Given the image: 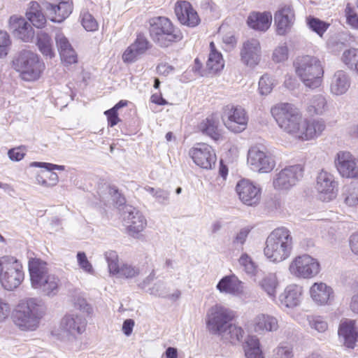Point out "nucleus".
<instances>
[{
	"label": "nucleus",
	"mask_w": 358,
	"mask_h": 358,
	"mask_svg": "<svg viewBox=\"0 0 358 358\" xmlns=\"http://www.w3.org/2000/svg\"><path fill=\"white\" fill-rule=\"evenodd\" d=\"M31 287L43 296L54 297L60 289L58 276L50 272L48 264L38 258H31L28 262Z\"/></svg>",
	"instance_id": "1"
},
{
	"label": "nucleus",
	"mask_w": 358,
	"mask_h": 358,
	"mask_svg": "<svg viewBox=\"0 0 358 358\" xmlns=\"http://www.w3.org/2000/svg\"><path fill=\"white\" fill-rule=\"evenodd\" d=\"M44 315L43 306L35 298L21 301L13 313L15 324L22 331H34Z\"/></svg>",
	"instance_id": "2"
},
{
	"label": "nucleus",
	"mask_w": 358,
	"mask_h": 358,
	"mask_svg": "<svg viewBox=\"0 0 358 358\" xmlns=\"http://www.w3.org/2000/svg\"><path fill=\"white\" fill-rule=\"evenodd\" d=\"M292 244L290 231L285 227H278L267 237L264 249V255L272 262H281L290 256Z\"/></svg>",
	"instance_id": "3"
},
{
	"label": "nucleus",
	"mask_w": 358,
	"mask_h": 358,
	"mask_svg": "<svg viewBox=\"0 0 358 358\" xmlns=\"http://www.w3.org/2000/svg\"><path fill=\"white\" fill-rule=\"evenodd\" d=\"M149 34L152 41L164 48L180 41L183 35L179 28L166 17H155L149 20Z\"/></svg>",
	"instance_id": "4"
},
{
	"label": "nucleus",
	"mask_w": 358,
	"mask_h": 358,
	"mask_svg": "<svg viewBox=\"0 0 358 358\" xmlns=\"http://www.w3.org/2000/svg\"><path fill=\"white\" fill-rule=\"evenodd\" d=\"M12 66L20 73V78L26 81L38 79L45 68L38 55L28 50H22L14 56Z\"/></svg>",
	"instance_id": "5"
},
{
	"label": "nucleus",
	"mask_w": 358,
	"mask_h": 358,
	"mask_svg": "<svg viewBox=\"0 0 358 358\" xmlns=\"http://www.w3.org/2000/svg\"><path fill=\"white\" fill-rule=\"evenodd\" d=\"M294 66L296 75L307 87L315 89L321 85L324 70L318 58L310 55L298 57Z\"/></svg>",
	"instance_id": "6"
},
{
	"label": "nucleus",
	"mask_w": 358,
	"mask_h": 358,
	"mask_svg": "<svg viewBox=\"0 0 358 358\" xmlns=\"http://www.w3.org/2000/svg\"><path fill=\"white\" fill-rule=\"evenodd\" d=\"M271 114L282 130L296 138L303 122L297 108L292 103H280L271 108Z\"/></svg>",
	"instance_id": "7"
},
{
	"label": "nucleus",
	"mask_w": 358,
	"mask_h": 358,
	"mask_svg": "<svg viewBox=\"0 0 358 358\" xmlns=\"http://www.w3.org/2000/svg\"><path fill=\"white\" fill-rule=\"evenodd\" d=\"M24 278L22 264L17 258L8 255L0 257V282L5 289H16Z\"/></svg>",
	"instance_id": "8"
},
{
	"label": "nucleus",
	"mask_w": 358,
	"mask_h": 358,
	"mask_svg": "<svg viewBox=\"0 0 358 358\" xmlns=\"http://www.w3.org/2000/svg\"><path fill=\"white\" fill-rule=\"evenodd\" d=\"M235 317L233 310L221 305L211 307L206 315V327L213 335L224 337L227 335V328Z\"/></svg>",
	"instance_id": "9"
},
{
	"label": "nucleus",
	"mask_w": 358,
	"mask_h": 358,
	"mask_svg": "<svg viewBox=\"0 0 358 358\" xmlns=\"http://www.w3.org/2000/svg\"><path fill=\"white\" fill-rule=\"evenodd\" d=\"M290 273L296 278L309 279L316 276L320 271L317 259L308 255L296 257L289 266Z\"/></svg>",
	"instance_id": "10"
},
{
	"label": "nucleus",
	"mask_w": 358,
	"mask_h": 358,
	"mask_svg": "<svg viewBox=\"0 0 358 358\" xmlns=\"http://www.w3.org/2000/svg\"><path fill=\"white\" fill-rule=\"evenodd\" d=\"M222 120L229 130L240 133L246 129L248 117L245 110L241 106L227 105L224 108Z\"/></svg>",
	"instance_id": "11"
},
{
	"label": "nucleus",
	"mask_w": 358,
	"mask_h": 358,
	"mask_svg": "<svg viewBox=\"0 0 358 358\" xmlns=\"http://www.w3.org/2000/svg\"><path fill=\"white\" fill-rule=\"evenodd\" d=\"M247 162L252 170L259 173H269L275 166L273 157L257 146L248 150Z\"/></svg>",
	"instance_id": "12"
},
{
	"label": "nucleus",
	"mask_w": 358,
	"mask_h": 358,
	"mask_svg": "<svg viewBox=\"0 0 358 358\" xmlns=\"http://www.w3.org/2000/svg\"><path fill=\"white\" fill-rule=\"evenodd\" d=\"M303 169L299 164L285 167L273 178L274 188L276 189H289L303 177Z\"/></svg>",
	"instance_id": "13"
},
{
	"label": "nucleus",
	"mask_w": 358,
	"mask_h": 358,
	"mask_svg": "<svg viewBox=\"0 0 358 358\" xmlns=\"http://www.w3.org/2000/svg\"><path fill=\"white\" fill-rule=\"evenodd\" d=\"M236 191L241 201L248 206H256L261 200V188L248 180H240Z\"/></svg>",
	"instance_id": "14"
},
{
	"label": "nucleus",
	"mask_w": 358,
	"mask_h": 358,
	"mask_svg": "<svg viewBox=\"0 0 358 358\" xmlns=\"http://www.w3.org/2000/svg\"><path fill=\"white\" fill-rule=\"evenodd\" d=\"M189 155L194 162L203 169H210L216 162L214 150L206 143L196 144L195 147L190 149Z\"/></svg>",
	"instance_id": "15"
},
{
	"label": "nucleus",
	"mask_w": 358,
	"mask_h": 358,
	"mask_svg": "<svg viewBox=\"0 0 358 358\" xmlns=\"http://www.w3.org/2000/svg\"><path fill=\"white\" fill-rule=\"evenodd\" d=\"M337 182L330 173L322 171L317 177L316 189L320 194V199L328 202L336 197Z\"/></svg>",
	"instance_id": "16"
},
{
	"label": "nucleus",
	"mask_w": 358,
	"mask_h": 358,
	"mask_svg": "<svg viewBox=\"0 0 358 358\" xmlns=\"http://www.w3.org/2000/svg\"><path fill=\"white\" fill-rule=\"evenodd\" d=\"M87 320L81 314L72 313L65 315L61 322L62 331L72 338L83 334L86 328Z\"/></svg>",
	"instance_id": "17"
},
{
	"label": "nucleus",
	"mask_w": 358,
	"mask_h": 358,
	"mask_svg": "<svg viewBox=\"0 0 358 358\" xmlns=\"http://www.w3.org/2000/svg\"><path fill=\"white\" fill-rule=\"evenodd\" d=\"M335 163L338 171L343 177L349 178L358 177V166L355 158L349 152H339Z\"/></svg>",
	"instance_id": "18"
},
{
	"label": "nucleus",
	"mask_w": 358,
	"mask_h": 358,
	"mask_svg": "<svg viewBox=\"0 0 358 358\" xmlns=\"http://www.w3.org/2000/svg\"><path fill=\"white\" fill-rule=\"evenodd\" d=\"M9 30L15 37L24 42L31 41L34 36V31L30 24L22 17L11 16L9 20Z\"/></svg>",
	"instance_id": "19"
},
{
	"label": "nucleus",
	"mask_w": 358,
	"mask_h": 358,
	"mask_svg": "<svg viewBox=\"0 0 358 358\" xmlns=\"http://www.w3.org/2000/svg\"><path fill=\"white\" fill-rule=\"evenodd\" d=\"M175 13L179 22L187 27H194L200 22L196 11L187 1H178L175 6Z\"/></svg>",
	"instance_id": "20"
},
{
	"label": "nucleus",
	"mask_w": 358,
	"mask_h": 358,
	"mask_svg": "<svg viewBox=\"0 0 358 358\" xmlns=\"http://www.w3.org/2000/svg\"><path fill=\"white\" fill-rule=\"evenodd\" d=\"M123 213L124 219L127 223L129 234L135 236L142 231L146 226V220L138 210L132 206H125Z\"/></svg>",
	"instance_id": "21"
},
{
	"label": "nucleus",
	"mask_w": 358,
	"mask_h": 358,
	"mask_svg": "<svg viewBox=\"0 0 358 358\" xmlns=\"http://www.w3.org/2000/svg\"><path fill=\"white\" fill-rule=\"evenodd\" d=\"M241 60L245 65L252 67L260 61L261 47L257 39L251 38L243 43L241 50Z\"/></svg>",
	"instance_id": "22"
},
{
	"label": "nucleus",
	"mask_w": 358,
	"mask_h": 358,
	"mask_svg": "<svg viewBox=\"0 0 358 358\" xmlns=\"http://www.w3.org/2000/svg\"><path fill=\"white\" fill-rule=\"evenodd\" d=\"M43 5L48 12L50 20L54 22H63L72 12V3L70 0H63L58 4L46 2Z\"/></svg>",
	"instance_id": "23"
},
{
	"label": "nucleus",
	"mask_w": 358,
	"mask_h": 358,
	"mask_svg": "<svg viewBox=\"0 0 358 358\" xmlns=\"http://www.w3.org/2000/svg\"><path fill=\"white\" fill-rule=\"evenodd\" d=\"M325 127V123L322 120H303L299 132L296 134V138L305 141L317 138L322 133Z\"/></svg>",
	"instance_id": "24"
},
{
	"label": "nucleus",
	"mask_w": 358,
	"mask_h": 358,
	"mask_svg": "<svg viewBox=\"0 0 358 358\" xmlns=\"http://www.w3.org/2000/svg\"><path fill=\"white\" fill-rule=\"evenodd\" d=\"M274 20L278 34L285 35L294 24V13L292 8L290 6H284L276 12Z\"/></svg>",
	"instance_id": "25"
},
{
	"label": "nucleus",
	"mask_w": 358,
	"mask_h": 358,
	"mask_svg": "<svg viewBox=\"0 0 358 358\" xmlns=\"http://www.w3.org/2000/svg\"><path fill=\"white\" fill-rule=\"evenodd\" d=\"M313 301L317 305L328 304L334 299L333 289L324 282H315L310 289Z\"/></svg>",
	"instance_id": "26"
},
{
	"label": "nucleus",
	"mask_w": 358,
	"mask_h": 358,
	"mask_svg": "<svg viewBox=\"0 0 358 358\" xmlns=\"http://www.w3.org/2000/svg\"><path fill=\"white\" fill-rule=\"evenodd\" d=\"M302 288L296 285H289L279 296L280 305L289 308L298 306L301 300Z\"/></svg>",
	"instance_id": "27"
},
{
	"label": "nucleus",
	"mask_w": 358,
	"mask_h": 358,
	"mask_svg": "<svg viewBox=\"0 0 358 358\" xmlns=\"http://www.w3.org/2000/svg\"><path fill=\"white\" fill-rule=\"evenodd\" d=\"M217 289L222 293L241 296L244 293V284L234 275H227L218 282Z\"/></svg>",
	"instance_id": "28"
},
{
	"label": "nucleus",
	"mask_w": 358,
	"mask_h": 358,
	"mask_svg": "<svg viewBox=\"0 0 358 358\" xmlns=\"http://www.w3.org/2000/svg\"><path fill=\"white\" fill-rule=\"evenodd\" d=\"M338 335L343 339L344 345L349 348H354L358 338V332L354 320L342 322L338 329Z\"/></svg>",
	"instance_id": "29"
},
{
	"label": "nucleus",
	"mask_w": 358,
	"mask_h": 358,
	"mask_svg": "<svg viewBox=\"0 0 358 358\" xmlns=\"http://www.w3.org/2000/svg\"><path fill=\"white\" fill-rule=\"evenodd\" d=\"M198 128L203 135L209 136L214 141H218L222 138V130L219 127V121L213 115L202 120Z\"/></svg>",
	"instance_id": "30"
},
{
	"label": "nucleus",
	"mask_w": 358,
	"mask_h": 358,
	"mask_svg": "<svg viewBox=\"0 0 358 358\" xmlns=\"http://www.w3.org/2000/svg\"><path fill=\"white\" fill-rule=\"evenodd\" d=\"M271 21L272 15L270 12H257L249 15L247 23L253 29L265 31L269 28Z\"/></svg>",
	"instance_id": "31"
},
{
	"label": "nucleus",
	"mask_w": 358,
	"mask_h": 358,
	"mask_svg": "<svg viewBox=\"0 0 358 358\" xmlns=\"http://www.w3.org/2000/svg\"><path fill=\"white\" fill-rule=\"evenodd\" d=\"M350 86V78L343 71H337L333 76L331 84V92L335 95L345 94Z\"/></svg>",
	"instance_id": "32"
},
{
	"label": "nucleus",
	"mask_w": 358,
	"mask_h": 358,
	"mask_svg": "<svg viewBox=\"0 0 358 358\" xmlns=\"http://www.w3.org/2000/svg\"><path fill=\"white\" fill-rule=\"evenodd\" d=\"M254 322L256 331H275L279 327L277 318L269 315H259L255 317Z\"/></svg>",
	"instance_id": "33"
},
{
	"label": "nucleus",
	"mask_w": 358,
	"mask_h": 358,
	"mask_svg": "<svg viewBox=\"0 0 358 358\" xmlns=\"http://www.w3.org/2000/svg\"><path fill=\"white\" fill-rule=\"evenodd\" d=\"M36 45L40 52L44 56L49 58L55 57L53 43L50 35L43 31H40L36 34Z\"/></svg>",
	"instance_id": "34"
},
{
	"label": "nucleus",
	"mask_w": 358,
	"mask_h": 358,
	"mask_svg": "<svg viewBox=\"0 0 358 358\" xmlns=\"http://www.w3.org/2000/svg\"><path fill=\"white\" fill-rule=\"evenodd\" d=\"M39 8L40 5L37 2H31L26 16L34 27L42 28L46 22V18Z\"/></svg>",
	"instance_id": "35"
},
{
	"label": "nucleus",
	"mask_w": 358,
	"mask_h": 358,
	"mask_svg": "<svg viewBox=\"0 0 358 358\" xmlns=\"http://www.w3.org/2000/svg\"><path fill=\"white\" fill-rule=\"evenodd\" d=\"M259 285L271 299H275L278 281L275 273H268L264 276Z\"/></svg>",
	"instance_id": "36"
},
{
	"label": "nucleus",
	"mask_w": 358,
	"mask_h": 358,
	"mask_svg": "<svg viewBox=\"0 0 358 358\" xmlns=\"http://www.w3.org/2000/svg\"><path fill=\"white\" fill-rule=\"evenodd\" d=\"M244 348L247 358H264L260 348L259 341L255 336H248Z\"/></svg>",
	"instance_id": "37"
},
{
	"label": "nucleus",
	"mask_w": 358,
	"mask_h": 358,
	"mask_svg": "<svg viewBox=\"0 0 358 358\" xmlns=\"http://www.w3.org/2000/svg\"><path fill=\"white\" fill-rule=\"evenodd\" d=\"M327 100L321 94L313 96L309 101L308 111L311 115H322L327 109Z\"/></svg>",
	"instance_id": "38"
},
{
	"label": "nucleus",
	"mask_w": 358,
	"mask_h": 358,
	"mask_svg": "<svg viewBox=\"0 0 358 358\" xmlns=\"http://www.w3.org/2000/svg\"><path fill=\"white\" fill-rule=\"evenodd\" d=\"M341 196L347 206H356L358 204V188L353 184L345 185L343 188Z\"/></svg>",
	"instance_id": "39"
},
{
	"label": "nucleus",
	"mask_w": 358,
	"mask_h": 358,
	"mask_svg": "<svg viewBox=\"0 0 358 358\" xmlns=\"http://www.w3.org/2000/svg\"><path fill=\"white\" fill-rule=\"evenodd\" d=\"M244 334V330L241 327L231 322L227 328V335L222 338L232 344H236L242 341Z\"/></svg>",
	"instance_id": "40"
},
{
	"label": "nucleus",
	"mask_w": 358,
	"mask_h": 358,
	"mask_svg": "<svg viewBox=\"0 0 358 358\" xmlns=\"http://www.w3.org/2000/svg\"><path fill=\"white\" fill-rule=\"evenodd\" d=\"M208 69L213 72H217L224 67V61L221 53L217 50L210 52L206 63Z\"/></svg>",
	"instance_id": "41"
},
{
	"label": "nucleus",
	"mask_w": 358,
	"mask_h": 358,
	"mask_svg": "<svg viewBox=\"0 0 358 358\" xmlns=\"http://www.w3.org/2000/svg\"><path fill=\"white\" fill-rule=\"evenodd\" d=\"M307 23L309 28L317 33L320 37L323 36L330 26L329 23L315 17H308Z\"/></svg>",
	"instance_id": "42"
},
{
	"label": "nucleus",
	"mask_w": 358,
	"mask_h": 358,
	"mask_svg": "<svg viewBox=\"0 0 358 358\" xmlns=\"http://www.w3.org/2000/svg\"><path fill=\"white\" fill-rule=\"evenodd\" d=\"M104 257L108 264L110 274L115 275L121 266L119 263L117 253L114 250H108L104 253Z\"/></svg>",
	"instance_id": "43"
},
{
	"label": "nucleus",
	"mask_w": 358,
	"mask_h": 358,
	"mask_svg": "<svg viewBox=\"0 0 358 358\" xmlns=\"http://www.w3.org/2000/svg\"><path fill=\"white\" fill-rule=\"evenodd\" d=\"M140 273L139 268L129 264H121L115 276L117 278H132Z\"/></svg>",
	"instance_id": "44"
},
{
	"label": "nucleus",
	"mask_w": 358,
	"mask_h": 358,
	"mask_svg": "<svg viewBox=\"0 0 358 358\" xmlns=\"http://www.w3.org/2000/svg\"><path fill=\"white\" fill-rule=\"evenodd\" d=\"M144 189L149 192L158 203L161 204L168 203L170 194L167 190L161 188L155 189L150 186H145Z\"/></svg>",
	"instance_id": "45"
},
{
	"label": "nucleus",
	"mask_w": 358,
	"mask_h": 358,
	"mask_svg": "<svg viewBox=\"0 0 358 358\" xmlns=\"http://www.w3.org/2000/svg\"><path fill=\"white\" fill-rule=\"evenodd\" d=\"M37 180L39 183L45 186L55 185L58 182V176L52 170L45 169L41 172V175L38 176Z\"/></svg>",
	"instance_id": "46"
},
{
	"label": "nucleus",
	"mask_w": 358,
	"mask_h": 358,
	"mask_svg": "<svg viewBox=\"0 0 358 358\" xmlns=\"http://www.w3.org/2000/svg\"><path fill=\"white\" fill-rule=\"evenodd\" d=\"M80 17L82 25L86 31H94L98 29V22L89 12L85 11L82 13Z\"/></svg>",
	"instance_id": "47"
},
{
	"label": "nucleus",
	"mask_w": 358,
	"mask_h": 358,
	"mask_svg": "<svg viewBox=\"0 0 358 358\" xmlns=\"http://www.w3.org/2000/svg\"><path fill=\"white\" fill-rule=\"evenodd\" d=\"M342 60L350 69H352L358 62V49L350 48L345 50Z\"/></svg>",
	"instance_id": "48"
},
{
	"label": "nucleus",
	"mask_w": 358,
	"mask_h": 358,
	"mask_svg": "<svg viewBox=\"0 0 358 358\" xmlns=\"http://www.w3.org/2000/svg\"><path fill=\"white\" fill-rule=\"evenodd\" d=\"M133 48L136 49L143 55L146 52L147 50L152 48V44L148 40V38L142 34L137 35V37L134 42L131 43Z\"/></svg>",
	"instance_id": "49"
},
{
	"label": "nucleus",
	"mask_w": 358,
	"mask_h": 358,
	"mask_svg": "<svg viewBox=\"0 0 358 358\" xmlns=\"http://www.w3.org/2000/svg\"><path fill=\"white\" fill-rule=\"evenodd\" d=\"M275 358H293L292 347L287 343H281L274 350Z\"/></svg>",
	"instance_id": "50"
},
{
	"label": "nucleus",
	"mask_w": 358,
	"mask_h": 358,
	"mask_svg": "<svg viewBox=\"0 0 358 358\" xmlns=\"http://www.w3.org/2000/svg\"><path fill=\"white\" fill-rule=\"evenodd\" d=\"M142 55L131 44L123 52L122 60L124 63L131 64L136 62Z\"/></svg>",
	"instance_id": "51"
},
{
	"label": "nucleus",
	"mask_w": 358,
	"mask_h": 358,
	"mask_svg": "<svg viewBox=\"0 0 358 358\" xmlns=\"http://www.w3.org/2000/svg\"><path fill=\"white\" fill-rule=\"evenodd\" d=\"M164 287V285L162 282H159L155 285V286L152 288L151 294L161 296V297H166L173 301H176L178 299L181 295V292L180 290H176L172 294L165 295L164 293L160 291L161 289Z\"/></svg>",
	"instance_id": "52"
},
{
	"label": "nucleus",
	"mask_w": 358,
	"mask_h": 358,
	"mask_svg": "<svg viewBox=\"0 0 358 358\" xmlns=\"http://www.w3.org/2000/svg\"><path fill=\"white\" fill-rule=\"evenodd\" d=\"M273 82L267 74L263 75L259 81V90L262 95L268 94L273 89Z\"/></svg>",
	"instance_id": "53"
},
{
	"label": "nucleus",
	"mask_w": 358,
	"mask_h": 358,
	"mask_svg": "<svg viewBox=\"0 0 358 358\" xmlns=\"http://www.w3.org/2000/svg\"><path fill=\"white\" fill-rule=\"evenodd\" d=\"M239 264L243 267L245 271L248 274L255 273L256 266L251 257L247 254H243L239 258Z\"/></svg>",
	"instance_id": "54"
},
{
	"label": "nucleus",
	"mask_w": 358,
	"mask_h": 358,
	"mask_svg": "<svg viewBox=\"0 0 358 358\" xmlns=\"http://www.w3.org/2000/svg\"><path fill=\"white\" fill-rule=\"evenodd\" d=\"M250 232V228L248 227H243L240 229L238 232L236 234L232 241V243L234 246H243Z\"/></svg>",
	"instance_id": "55"
},
{
	"label": "nucleus",
	"mask_w": 358,
	"mask_h": 358,
	"mask_svg": "<svg viewBox=\"0 0 358 358\" xmlns=\"http://www.w3.org/2000/svg\"><path fill=\"white\" fill-rule=\"evenodd\" d=\"M73 304L74 307L77 309H79L83 313H85L87 314H90L92 313V308L90 304L87 303L86 299L80 296H76L73 298Z\"/></svg>",
	"instance_id": "56"
},
{
	"label": "nucleus",
	"mask_w": 358,
	"mask_h": 358,
	"mask_svg": "<svg viewBox=\"0 0 358 358\" xmlns=\"http://www.w3.org/2000/svg\"><path fill=\"white\" fill-rule=\"evenodd\" d=\"M59 55L62 61L67 65L75 64L78 61L77 55L73 47L60 52Z\"/></svg>",
	"instance_id": "57"
},
{
	"label": "nucleus",
	"mask_w": 358,
	"mask_h": 358,
	"mask_svg": "<svg viewBox=\"0 0 358 358\" xmlns=\"http://www.w3.org/2000/svg\"><path fill=\"white\" fill-rule=\"evenodd\" d=\"M78 263L80 267L85 272L92 273L94 270L92 264L88 261L84 252L77 253Z\"/></svg>",
	"instance_id": "58"
},
{
	"label": "nucleus",
	"mask_w": 358,
	"mask_h": 358,
	"mask_svg": "<svg viewBox=\"0 0 358 358\" xmlns=\"http://www.w3.org/2000/svg\"><path fill=\"white\" fill-rule=\"evenodd\" d=\"M310 327L318 332H324L327 329V323L320 316L312 317L309 320Z\"/></svg>",
	"instance_id": "59"
},
{
	"label": "nucleus",
	"mask_w": 358,
	"mask_h": 358,
	"mask_svg": "<svg viewBox=\"0 0 358 358\" xmlns=\"http://www.w3.org/2000/svg\"><path fill=\"white\" fill-rule=\"evenodd\" d=\"M10 44V41L7 32L0 31V58L8 55V48Z\"/></svg>",
	"instance_id": "60"
},
{
	"label": "nucleus",
	"mask_w": 358,
	"mask_h": 358,
	"mask_svg": "<svg viewBox=\"0 0 358 358\" xmlns=\"http://www.w3.org/2000/svg\"><path fill=\"white\" fill-rule=\"evenodd\" d=\"M288 57V48L285 45L278 46L273 53V59L275 62H282Z\"/></svg>",
	"instance_id": "61"
},
{
	"label": "nucleus",
	"mask_w": 358,
	"mask_h": 358,
	"mask_svg": "<svg viewBox=\"0 0 358 358\" xmlns=\"http://www.w3.org/2000/svg\"><path fill=\"white\" fill-rule=\"evenodd\" d=\"M55 41L59 52L72 47L68 38L62 33L56 34Z\"/></svg>",
	"instance_id": "62"
},
{
	"label": "nucleus",
	"mask_w": 358,
	"mask_h": 358,
	"mask_svg": "<svg viewBox=\"0 0 358 358\" xmlns=\"http://www.w3.org/2000/svg\"><path fill=\"white\" fill-rule=\"evenodd\" d=\"M8 155L10 160L18 162L24 158L25 155L24 148L22 146L10 149Z\"/></svg>",
	"instance_id": "63"
},
{
	"label": "nucleus",
	"mask_w": 358,
	"mask_h": 358,
	"mask_svg": "<svg viewBox=\"0 0 358 358\" xmlns=\"http://www.w3.org/2000/svg\"><path fill=\"white\" fill-rule=\"evenodd\" d=\"M104 114L107 116L108 126L113 127L116 125L120 119L118 117L117 111L113 108H110L104 112Z\"/></svg>",
	"instance_id": "64"
}]
</instances>
